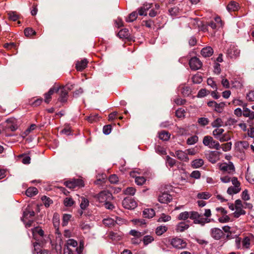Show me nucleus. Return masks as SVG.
<instances>
[{
    "label": "nucleus",
    "mask_w": 254,
    "mask_h": 254,
    "mask_svg": "<svg viewBox=\"0 0 254 254\" xmlns=\"http://www.w3.org/2000/svg\"><path fill=\"white\" fill-rule=\"evenodd\" d=\"M190 218L193 220L194 224H198L201 226H204L205 223L210 222L208 218L202 217V215L198 212L192 211L190 212Z\"/></svg>",
    "instance_id": "nucleus-1"
},
{
    "label": "nucleus",
    "mask_w": 254,
    "mask_h": 254,
    "mask_svg": "<svg viewBox=\"0 0 254 254\" xmlns=\"http://www.w3.org/2000/svg\"><path fill=\"white\" fill-rule=\"evenodd\" d=\"M64 185L69 189H73L76 187H83L84 186L83 181L80 179H72L64 182Z\"/></svg>",
    "instance_id": "nucleus-2"
},
{
    "label": "nucleus",
    "mask_w": 254,
    "mask_h": 254,
    "mask_svg": "<svg viewBox=\"0 0 254 254\" xmlns=\"http://www.w3.org/2000/svg\"><path fill=\"white\" fill-rule=\"evenodd\" d=\"M97 198L100 202H105L113 199L112 192L109 190H103L97 195Z\"/></svg>",
    "instance_id": "nucleus-3"
},
{
    "label": "nucleus",
    "mask_w": 254,
    "mask_h": 254,
    "mask_svg": "<svg viewBox=\"0 0 254 254\" xmlns=\"http://www.w3.org/2000/svg\"><path fill=\"white\" fill-rule=\"evenodd\" d=\"M123 206L127 209H133L137 206V203L133 198L126 197L122 201Z\"/></svg>",
    "instance_id": "nucleus-4"
},
{
    "label": "nucleus",
    "mask_w": 254,
    "mask_h": 254,
    "mask_svg": "<svg viewBox=\"0 0 254 254\" xmlns=\"http://www.w3.org/2000/svg\"><path fill=\"white\" fill-rule=\"evenodd\" d=\"M84 248L83 242H80L78 248L75 250L71 248H65L64 249V254H81Z\"/></svg>",
    "instance_id": "nucleus-5"
},
{
    "label": "nucleus",
    "mask_w": 254,
    "mask_h": 254,
    "mask_svg": "<svg viewBox=\"0 0 254 254\" xmlns=\"http://www.w3.org/2000/svg\"><path fill=\"white\" fill-rule=\"evenodd\" d=\"M189 65L191 70H196L201 67L202 64L198 58L193 57L190 59Z\"/></svg>",
    "instance_id": "nucleus-6"
},
{
    "label": "nucleus",
    "mask_w": 254,
    "mask_h": 254,
    "mask_svg": "<svg viewBox=\"0 0 254 254\" xmlns=\"http://www.w3.org/2000/svg\"><path fill=\"white\" fill-rule=\"evenodd\" d=\"M171 244L173 247L179 249L185 248L187 246L185 241L177 237L173 238L171 240Z\"/></svg>",
    "instance_id": "nucleus-7"
},
{
    "label": "nucleus",
    "mask_w": 254,
    "mask_h": 254,
    "mask_svg": "<svg viewBox=\"0 0 254 254\" xmlns=\"http://www.w3.org/2000/svg\"><path fill=\"white\" fill-rule=\"evenodd\" d=\"M220 154V153L218 151H209L205 154V156L210 162L214 164L219 160Z\"/></svg>",
    "instance_id": "nucleus-8"
},
{
    "label": "nucleus",
    "mask_w": 254,
    "mask_h": 254,
    "mask_svg": "<svg viewBox=\"0 0 254 254\" xmlns=\"http://www.w3.org/2000/svg\"><path fill=\"white\" fill-rule=\"evenodd\" d=\"M220 170L223 172H227L229 174H233L235 171L234 165L232 162L229 163H222L219 166Z\"/></svg>",
    "instance_id": "nucleus-9"
},
{
    "label": "nucleus",
    "mask_w": 254,
    "mask_h": 254,
    "mask_svg": "<svg viewBox=\"0 0 254 254\" xmlns=\"http://www.w3.org/2000/svg\"><path fill=\"white\" fill-rule=\"evenodd\" d=\"M240 50L234 45L231 46L227 51V56L231 59H236L239 57Z\"/></svg>",
    "instance_id": "nucleus-10"
},
{
    "label": "nucleus",
    "mask_w": 254,
    "mask_h": 254,
    "mask_svg": "<svg viewBox=\"0 0 254 254\" xmlns=\"http://www.w3.org/2000/svg\"><path fill=\"white\" fill-rule=\"evenodd\" d=\"M210 235L214 240H219L224 236V234L220 229L213 228L210 230Z\"/></svg>",
    "instance_id": "nucleus-11"
},
{
    "label": "nucleus",
    "mask_w": 254,
    "mask_h": 254,
    "mask_svg": "<svg viewBox=\"0 0 254 254\" xmlns=\"http://www.w3.org/2000/svg\"><path fill=\"white\" fill-rule=\"evenodd\" d=\"M173 199L172 195L167 192H162L158 196V201L161 203L167 204L170 202Z\"/></svg>",
    "instance_id": "nucleus-12"
},
{
    "label": "nucleus",
    "mask_w": 254,
    "mask_h": 254,
    "mask_svg": "<svg viewBox=\"0 0 254 254\" xmlns=\"http://www.w3.org/2000/svg\"><path fill=\"white\" fill-rule=\"evenodd\" d=\"M60 88L54 86L50 89L49 91L44 94L45 102L46 103H49L51 99V96L54 92H57L59 91Z\"/></svg>",
    "instance_id": "nucleus-13"
},
{
    "label": "nucleus",
    "mask_w": 254,
    "mask_h": 254,
    "mask_svg": "<svg viewBox=\"0 0 254 254\" xmlns=\"http://www.w3.org/2000/svg\"><path fill=\"white\" fill-rule=\"evenodd\" d=\"M60 96L58 100L61 103H66L67 101L68 92L62 88H60Z\"/></svg>",
    "instance_id": "nucleus-14"
},
{
    "label": "nucleus",
    "mask_w": 254,
    "mask_h": 254,
    "mask_svg": "<svg viewBox=\"0 0 254 254\" xmlns=\"http://www.w3.org/2000/svg\"><path fill=\"white\" fill-rule=\"evenodd\" d=\"M35 212L33 210H31L29 207L28 206L23 212L22 217L21 218V220L25 222L24 218L27 219L29 217H33L35 215Z\"/></svg>",
    "instance_id": "nucleus-15"
},
{
    "label": "nucleus",
    "mask_w": 254,
    "mask_h": 254,
    "mask_svg": "<svg viewBox=\"0 0 254 254\" xmlns=\"http://www.w3.org/2000/svg\"><path fill=\"white\" fill-rule=\"evenodd\" d=\"M213 54V50L210 46L205 47L201 50V54L204 58L210 57Z\"/></svg>",
    "instance_id": "nucleus-16"
},
{
    "label": "nucleus",
    "mask_w": 254,
    "mask_h": 254,
    "mask_svg": "<svg viewBox=\"0 0 254 254\" xmlns=\"http://www.w3.org/2000/svg\"><path fill=\"white\" fill-rule=\"evenodd\" d=\"M176 156L181 161L187 162L189 160L188 154L182 150H177L175 152Z\"/></svg>",
    "instance_id": "nucleus-17"
},
{
    "label": "nucleus",
    "mask_w": 254,
    "mask_h": 254,
    "mask_svg": "<svg viewBox=\"0 0 254 254\" xmlns=\"http://www.w3.org/2000/svg\"><path fill=\"white\" fill-rule=\"evenodd\" d=\"M88 61L84 59L80 62H77L76 64V68L78 71H82L87 65Z\"/></svg>",
    "instance_id": "nucleus-18"
},
{
    "label": "nucleus",
    "mask_w": 254,
    "mask_h": 254,
    "mask_svg": "<svg viewBox=\"0 0 254 254\" xmlns=\"http://www.w3.org/2000/svg\"><path fill=\"white\" fill-rule=\"evenodd\" d=\"M155 211L152 208H146L143 211V216L145 218H151L155 215Z\"/></svg>",
    "instance_id": "nucleus-19"
},
{
    "label": "nucleus",
    "mask_w": 254,
    "mask_h": 254,
    "mask_svg": "<svg viewBox=\"0 0 254 254\" xmlns=\"http://www.w3.org/2000/svg\"><path fill=\"white\" fill-rule=\"evenodd\" d=\"M78 243L76 241L72 239H69L67 240L66 244L64 245L65 248H72L73 250H75L76 248H78Z\"/></svg>",
    "instance_id": "nucleus-20"
},
{
    "label": "nucleus",
    "mask_w": 254,
    "mask_h": 254,
    "mask_svg": "<svg viewBox=\"0 0 254 254\" xmlns=\"http://www.w3.org/2000/svg\"><path fill=\"white\" fill-rule=\"evenodd\" d=\"M189 227V224H186L185 222H181L177 225L176 231L177 232H182L188 229Z\"/></svg>",
    "instance_id": "nucleus-21"
},
{
    "label": "nucleus",
    "mask_w": 254,
    "mask_h": 254,
    "mask_svg": "<svg viewBox=\"0 0 254 254\" xmlns=\"http://www.w3.org/2000/svg\"><path fill=\"white\" fill-rule=\"evenodd\" d=\"M38 192V190L35 187H29L26 190L25 193L28 197H32L36 195Z\"/></svg>",
    "instance_id": "nucleus-22"
},
{
    "label": "nucleus",
    "mask_w": 254,
    "mask_h": 254,
    "mask_svg": "<svg viewBox=\"0 0 254 254\" xmlns=\"http://www.w3.org/2000/svg\"><path fill=\"white\" fill-rule=\"evenodd\" d=\"M118 36L120 38L127 39L129 36V31L127 28L121 29L118 33Z\"/></svg>",
    "instance_id": "nucleus-23"
},
{
    "label": "nucleus",
    "mask_w": 254,
    "mask_h": 254,
    "mask_svg": "<svg viewBox=\"0 0 254 254\" xmlns=\"http://www.w3.org/2000/svg\"><path fill=\"white\" fill-rule=\"evenodd\" d=\"M238 4L235 1H231L227 5V9L229 12L235 11L238 9Z\"/></svg>",
    "instance_id": "nucleus-24"
},
{
    "label": "nucleus",
    "mask_w": 254,
    "mask_h": 254,
    "mask_svg": "<svg viewBox=\"0 0 254 254\" xmlns=\"http://www.w3.org/2000/svg\"><path fill=\"white\" fill-rule=\"evenodd\" d=\"M241 190V188H237L235 187L231 186L228 188L227 192L230 195H233L239 193Z\"/></svg>",
    "instance_id": "nucleus-25"
},
{
    "label": "nucleus",
    "mask_w": 254,
    "mask_h": 254,
    "mask_svg": "<svg viewBox=\"0 0 254 254\" xmlns=\"http://www.w3.org/2000/svg\"><path fill=\"white\" fill-rule=\"evenodd\" d=\"M81 203L80 204V207L82 210H85L89 205V200L84 197H81Z\"/></svg>",
    "instance_id": "nucleus-26"
},
{
    "label": "nucleus",
    "mask_w": 254,
    "mask_h": 254,
    "mask_svg": "<svg viewBox=\"0 0 254 254\" xmlns=\"http://www.w3.org/2000/svg\"><path fill=\"white\" fill-rule=\"evenodd\" d=\"M204 164V161L201 159H197L193 160L191 163V166L193 168H198L202 166Z\"/></svg>",
    "instance_id": "nucleus-27"
},
{
    "label": "nucleus",
    "mask_w": 254,
    "mask_h": 254,
    "mask_svg": "<svg viewBox=\"0 0 254 254\" xmlns=\"http://www.w3.org/2000/svg\"><path fill=\"white\" fill-rule=\"evenodd\" d=\"M159 137L163 141H167L170 137V134L169 132L164 130L159 133Z\"/></svg>",
    "instance_id": "nucleus-28"
},
{
    "label": "nucleus",
    "mask_w": 254,
    "mask_h": 254,
    "mask_svg": "<svg viewBox=\"0 0 254 254\" xmlns=\"http://www.w3.org/2000/svg\"><path fill=\"white\" fill-rule=\"evenodd\" d=\"M231 135L229 132H227L224 134H222L220 137H217V139H218L220 142L228 141L231 139Z\"/></svg>",
    "instance_id": "nucleus-29"
},
{
    "label": "nucleus",
    "mask_w": 254,
    "mask_h": 254,
    "mask_svg": "<svg viewBox=\"0 0 254 254\" xmlns=\"http://www.w3.org/2000/svg\"><path fill=\"white\" fill-rule=\"evenodd\" d=\"M168 230L167 227L165 226H160L156 229L155 233L158 236H161Z\"/></svg>",
    "instance_id": "nucleus-30"
},
{
    "label": "nucleus",
    "mask_w": 254,
    "mask_h": 254,
    "mask_svg": "<svg viewBox=\"0 0 254 254\" xmlns=\"http://www.w3.org/2000/svg\"><path fill=\"white\" fill-rule=\"evenodd\" d=\"M137 17V13L136 11L132 12L126 18V21L127 22H132L135 20Z\"/></svg>",
    "instance_id": "nucleus-31"
},
{
    "label": "nucleus",
    "mask_w": 254,
    "mask_h": 254,
    "mask_svg": "<svg viewBox=\"0 0 254 254\" xmlns=\"http://www.w3.org/2000/svg\"><path fill=\"white\" fill-rule=\"evenodd\" d=\"M211 125L213 127H219L223 125V122L221 118H218L211 123Z\"/></svg>",
    "instance_id": "nucleus-32"
},
{
    "label": "nucleus",
    "mask_w": 254,
    "mask_h": 254,
    "mask_svg": "<svg viewBox=\"0 0 254 254\" xmlns=\"http://www.w3.org/2000/svg\"><path fill=\"white\" fill-rule=\"evenodd\" d=\"M225 105L224 102H220L217 103L216 102L215 107L214 108V110L218 113H221L223 110V108Z\"/></svg>",
    "instance_id": "nucleus-33"
},
{
    "label": "nucleus",
    "mask_w": 254,
    "mask_h": 254,
    "mask_svg": "<svg viewBox=\"0 0 254 254\" xmlns=\"http://www.w3.org/2000/svg\"><path fill=\"white\" fill-rule=\"evenodd\" d=\"M24 34L26 37H30L32 35H35L36 34V31L32 28L27 27L24 29Z\"/></svg>",
    "instance_id": "nucleus-34"
},
{
    "label": "nucleus",
    "mask_w": 254,
    "mask_h": 254,
    "mask_svg": "<svg viewBox=\"0 0 254 254\" xmlns=\"http://www.w3.org/2000/svg\"><path fill=\"white\" fill-rule=\"evenodd\" d=\"M71 218V215L68 214H64L62 219V225L63 226H66Z\"/></svg>",
    "instance_id": "nucleus-35"
},
{
    "label": "nucleus",
    "mask_w": 254,
    "mask_h": 254,
    "mask_svg": "<svg viewBox=\"0 0 254 254\" xmlns=\"http://www.w3.org/2000/svg\"><path fill=\"white\" fill-rule=\"evenodd\" d=\"M41 199L46 207H48L53 203V200L50 197L45 195L42 196Z\"/></svg>",
    "instance_id": "nucleus-36"
},
{
    "label": "nucleus",
    "mask_w": 254,
    "mask_h": 254,
    "mask_svg": "<svg viewBox=\"0 0 254 254\" xmlns=\"http://www.w3.org/2000/svg\"><path fill=\"white\" fill-rule=\"evenodd\" d=\"M8 15L9 19L13 21H15L19 18V15L15 11H10Z\"/></svg>",
    "instance_id": "nucleus-37"
},
{
    "label": "nucleus",
    "mask_w": 254,
    "mask_h": 254,
    "mask_svg": "<svg viewBox=\"0 0 254 254\" xmlns=\"http://www.w3.org/2000/svg\"><path fill=\"white\" fill-rule=\"evenodd\" d=\"M136 191V190L133 187H128L124 190V193L126 195H133Z\"/></svg>",
    "instance_id": "nucleus-38"
},
{
    "label": "nucleus",
    "mask_w": 254,
    "mask_h": 254,
    "mask_svg": "<svg viewBox=\"0 0 254 254\" xmlns=\"http://www.w3.org/2000/svg\"><path fill=\"white\" fill-rule=\"evenodd\" d=\"M190 212L185 211L181 213L179 216L178 219L180 220H186L188 218H190Z\"/></svg>",
    "instance_id": "nucleus-39"
},
{
    "label": "nucleus",
    "mask_w": 254,
    "mask_h": 254,
    "mask_svg": "<svg viewBox=\"0 0 254 254\" xmlns=\"http://www.w3.org/2000/svg\"><path fill=\"white\" fill-rule=\"evenodd\" d=\"M198 137L196 135L192 136L188 138L187 143L189 145H192L198 141Z\"/></svg>",
    "instance_id": "nucleus-40"
},
{
    "label": "nucleus",
    "mask_w": 254,
    "mask_h": 254,
    "mask_svg": "<svg viewBox=\"0 0 254 254\" xmlns=\"http://www.w3.org/2000/svg\"><path fill=\"white\" fill-rule=\"evenodd\" d=\"M211 194L207 192H202L198 193L197 195V197L199 199H207L210 198Z\"/></svg>",
    "instance_id": "nucleus-41"
},
{
    "label": "nucleus",
    "mask_w": 254,
    "mask_h": 254,
    "mask_svg": "<svg viewBox=\"0 0 254 254\" xmlns=\"http://www.w3.org/2000/svg\"><path fill=\"white\" fill-rule=\"evenodd\" d=\"M87 120L90 123L97 122L99 120L98 114H90V115L87 118Z\"/></svg>",
    "instance_id": "nucleus-42"
},
{
    "label": "nucleus",
    "mask_w": 254,
    "mask_h": 254,
    "mask_svg": "<svg viewBox=\"0 0 254 254\" xmlns=\"http://www.w3.org/2000/svg\"><path fill=\"white\" fill-rule=\"evenodd\" d=\"M212 137L209 136V135L205 136L203 139V144L205 146H207L209 147L211 143V141H212Z\"/></svg>",
    "instance_id": "nucleus-43"
},
{
    "label": "nucleus",
    "mask_w": 254,
    "mask_h": 254,
    "mask_svg": "<svg viewBox=\"0 0 254 254\" xmlns=\"http://www.w3.org/2000/svg\"><path fill=\"white\" fill-rule=\"evenodd\" d=\"M224 131V129L217 127L213 131L212 133L215 138L217 139V137H220V135H222Z\"/></svg>",
    "instance_id": "nucleus-44"
},
{
    "label": "nucleus",
    "mask_w": 254,
    "mask_h": 254,
    "mask_svg": "<svg viewBox=\"0 0 254 254\" xmlns=\"http://www.w3.org/2000/svg\"><path fill=\"white\" fill-rule=\"evenodd\" d=\"M236 210L233 213L234 216L235 218H239L241 215H245L246 212V211L243 210L242 208H235Z\"/></svg>",
    "instance_id": "nucleus-45"
},
{
    "label": "nucleus",
    "mask_w": 254,
    "mask_h": 254,
    "mask_svg": "<svg viewBox=\"0 0 254 254\" xmlns=\"http://www.w3.org/2000/svg\"><path fill=\"white\" fill-rule=\"evenodd\" d=\"M142 241L144 245L146 246L153 241L154 238L150 235H146L143 237Z\"/></svg>",
    "instance_id": "nucleus-46"
},
{
    "label": "nucleus",
    "mask_w": 254,
    "mask_h": 254,
    "mask_svg": "<svg viewBox=\"0 0 254 254\" xmlns=\"http://www.w3.org/2000/svg\"><path fill=\"white\" fill-rule=\"evenodd\" d=\"M181 9L178 6H174L169 9L170 14L172 16H175L178 15L180 12Z\"/></svg>",
    "instance_id": "nucleus-47"
},
{
    "label": "nucleus",
    "mask_w": 254,
    "mask_h": 254,
    "mask_svg": "<svg viewBox=\"0 0 254 254\" xmlns=\"http://www.w3.org/2000/svg\"><path fill=\"white\" fill-rule=\"evenodd\" d=\"M197 123L201 126H205L209 124V120L204 117L200 118H198Z\"/></svg>",
    "instance_id": "nucleus-48"
},
{
    "label": "nucleus",
    "mask_w": 254,
    "mask_h": 254,
    "mask_svg": "<svg viewBox=\"0 0 254 254\" xmlns=\"http://www.w3.org/2000/svg\"><path fill=\"white\" fill-rule=\"evenodd\" d=\"M146 179L144 177H135V182L138 186H141L146 182Z\"/></svg>",
    "instance_id": "nucleus-49"
},
{
    "label": "nucleus",
    "mask_w": 254,
    "mask_h": 254,
    "mask_svg": "<svg viewBox=\"0 0 254 254\" xmlns=\"http://www.w3.org/2000/svg\"><path fill=\"white\" fill-rule=\"evenodd\" d=\"M103 224L107 226H111L112 225H114L115 221L112 218H106L103 219Z\"/></svg>",
    "instance_id": "nucleus-50"
},
{
    "label": "nucleus",
    "mask_w": 254,
    "mask_h": 254,
    "mask_svg": "<svg viewBox=\"0 0 254 254\" xmlns=\"http://www.w3.org/2000/svg\"><path fill=\"white\" fill-rule=\"evenodd\" d=\"M64 203L65 206L70 207L74 204V201L71 197H66L64 199Z\"/></svg>",
    "instance_id": "nucleus-51"
},
{
    "label": "nucleus",
    "mask_w": 254,
    "mask_h": 254,
    "mask_svg": "<svg viewBox=\"0 0 254 254\" xmlns=\"http://www.w3.org/2000/svg\"><path fill=\"white\" fill-rule=\"evenodd\" d=\"M19 157H23L22 162L24 164H29L30 163V157L24 154L19 155Z\"/></svg>",
    "instance_id": "nucleus-52"
},
{
    "label": "nucleus",
    "mask_w": 254,
    "mask_h": 254,
    "mask_svg": "<svg viewBox=\"0 0 254 254\" xmlns=\"http://www.w3.org/2000/svg\"><path fill=\"white\" fill-rule=\"evenodd\" d=\"M211 142V143L209 147L210 148H214L216 150H219L221 148L219 143L218 141L214 140L213 138L212 141Z\"/></svg>",
    "instance_id": "nucleus-53"
},
{
    "label": "nucleus",
    "mask_w": 254,
    "mask_h": 254,
    "mask_svg": "<svg viewBox=\"0 0 254 254\" xmlns=\"http://www.w3.org/2000/svg\"><path fill=\"white\" fill-rule=\"evenodd\" d=\"M171 217L169 215H167L163 213L161 216L158 219V222H167L171 220Z\"/></svg>",
    "instance_id": "nucleus-54"
},
{
    "label": "nucleus",
    "mask_w": 254,
    "mask_h": 254,
    "mask_svg": "<svg viewBox=\"0 0 254 254\" xmlns=\"http://www.w3.org/2000/svg\"><path fill=\"white\" fill-rule=\"evenodd\" d=\"M181 93L184 96H188L190 94V91L189 87L184 86L181 89Z\"/></svg>",
    "instance_id": "nucleus-55"
},
{
    "label": "nucleus",
    "mask_w": 254,
    "mask_h": 254,
    "mask_svg": "<svg viewBox=\"0 0 254 254\" xmlns=\"http://www.w3.org/2000/svg\"><path fill=\"white\" fill-rule=\"evenodd\" d=\"M155 149L156 152L160 155H165L166 154L165 149L160 145L156 146Z\"/></svg>",
    "instance_id": "nucleus-56"
},
{
    "label": "nucleus",
    "mask_w": 254,
    "mask_h": 254,
    "mask_svg": "<svg viewBox=\"0 0 254 254\" xmlns=\"http://www.w3.org/2000/svg\"><path fill=\"white\" fill-rule=\"evenodd\" d=\"M232 143L231 142H227L222 144V150L225 151H228L231 149Z\"/></svg>",
    "instance_id": "nucleus-57"
},
{
    "label": "nucleus",
    "mask_w": 254,
    "mask_h": 254,
    "mask_svg": "<svg viewBox=\"0 0 254 254\" xmlns=\"http://www.w3.org/2000/svg\"><path fill=\"white\" fill-rule=\"evenodd\" d=\"M209 91L206 89H201L198 91L197 96L199 98L204 97L207 95Z\"/></svg>",
    "instance_id": "nucleus-58"
},
{
    "label": "nucleus",
    "mask_w": 254,
    "mask_h": 254,
    "mask_svg": "<svg viewBox=\"0 0 254 254\" xmlns=\"http://www.w3.org/2000/svg\"><path fill=\"white\" fill-rule=\"evenodd\" d=\"M112 130V126L111 125H106L103 127V132L106 135L109 134Z\"/></svg>",
    "instance_id": "nucleus-59"
},
{
    "label": "nucleus",
    "mask_w": 254,
    "mask_h": 254,
    "mask_svg": "<svg viewBox=\"0 0 254 254\" xmlns=\"http://www.w3.org/2000/svg\"><path fill=\"white\" fill-rule=\"evenodd\" d=\"M185 110L182 108H180L176 111V116L179 118H181L185 117Z\"/></svg>",
    "instance_id": "nucleus-60"
},
{
    "label": "nucleus",
    "mask_w": 254,
    "mask_h": 254,
    "mask_svg": "<svg viewBox=\"0 0 254 254\" xmlns=\"http://www.w3.org/2000/svg\"><path fill=\"white\" fill-rule=\"evenodd\" d=\"M166 160L169 166L171 167H173L176 164V160L168 155L166 156Z\"/></svg>",
    "instance_id": "nucleus-61"
},
{
    "label": "nucleus",
    "mask_w": 254,
    "mask_h": 254,
    "mask_svg": "<svg viewBox=\"0 0 254 254\" xmlns=\"http://www.w3.org/2000/svg\"><path fill=\"white\" fill-rule=\"evenodd\" d=\"M32 232L33 233H37L41 237H43L44 235V231L42 229L39 228V227H36L32 229Z\"/></svg>",
    "instance_id": "nucleus-62"
},
{
    "label": "nucleus",
    "mask_w": 254,
    "mask_h": 254,
    "mask_svg": "<svg viewBox=\"0 0 254 254\" xmlns=\"http://www.w3.org/2000/svg\"><path fill=\"white\" fill-rule=\"evenodd\" d=\"M109 181L112 184H116L119 181V179L116 175L113 174L109 177Z\"/></svg>",
    "instance_id": "nucleus-63"
},
{
    "label": "nucleus",
    "mask_w": 254,
    "mask_h": 254,
    "mask_svg": "<svg viewBox=\"0 0 254 254\" xmlns=\"http://www.w3.org/2000/svg\"><path fill=\"white\" fill-rule=\"evenodd\" d=\"M192 81L194 83H200L202 81V78L201 76L198 75H194L192 78Z\"/></svg>",
    "instance_id": "nucleus-64"
}]
</instances>
